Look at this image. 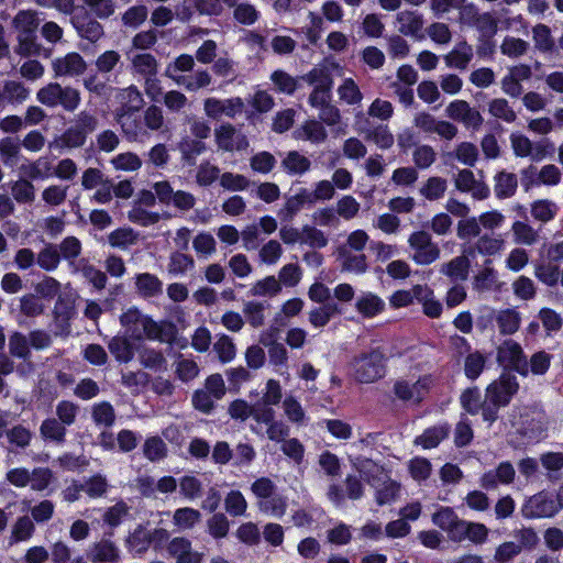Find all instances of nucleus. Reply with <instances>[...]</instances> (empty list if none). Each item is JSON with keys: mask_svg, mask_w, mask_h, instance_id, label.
Masks as SVG:
<instances>
[{"mask_svg": "<svg viewBox=\"0 0 563 563\" xmlns=\"http://www.w3.org/2000/svg\"><path fill=\"white\" fill-rule=\"evenodd\" d=\"M243 109L244 101L240 97H232L228 99L209 97L203 101V111L206 115L213 120H219L222 117L233 119L238 114L242 113Z\"/></svg>", "mask_w": 563, "mask_h": 563, "instance_id": "9", "label": "nucleus"}, {"mask_svg": "<svg viewBox=\"0 0 563 563\" xmlns=\"http://www.w3.org/2000/svg\"><path fill=\"white\" fill-rule=\"evenodd\" d=\"M168 553L176 560V563H201L203 554L192 549L191 542L184 537H176L170 540L167 547Z\"/></svg>", "mask_w": 563, "mask_h": 563, "instance_id": "17", "label": "nucleus"}, {"mask_svg": "<svg viewBox=\"0 0 563 563\" xmlns=\"http://www.w3.org/2000/svg\"><path fill=\"white\" fill-rule=\"evenodd\" d=\"M11 194L18 203H32L35 200V187L32 180L20 178L12 183Z\"/></svg>", "mask_w": 563, "mask_h": 563, "instance_id": "56", "label": "nucleus"}, {"mask_svg": "<svg viewBox=\"0 0 563 563\" xmlns=\"http://www.w3.org/2000/svg\"><path fill=\"white\" fill-rule=\"evenodd\" d=\"M135 289L141 297L153 298L163 292V283L154 274L141 273L135 276Z\"/></svg>", "mask_w": 563, "mask_h": 563, "instance_id": "34", "label": "nucleus"}, {"mask_svg": "<svg viewBox=\"0 0 563 563\" xmlns=\"http://www.w3.org/2000/svg\"><path fill=\"white\" fill-rule=\"evenodd\" d=\"M35 532V525L29 516L19 517L11 531L12 542H24L30 540Z\"/></svg>", "mask_w": 563, "mask_h": 563, "instance_id": "64", "label": "nucleus"}, {"mask_svg": "<svg viewBox=\"0 0 563 563\" xmlns=\"http://www.w3.org/2000/svg\"><path fill=\"white\" fill-rule=\"evenodd\" d=\"M214 137L218 147L227 152L243 151L249 146L246 136L230 123L216 129Z\"/></svg>", "mask_w": 563, "mask_h": 563, "instance_id": "14", "label": "nucleus"}, {"mask_svg": "<svg viewBox=\"0 0 563 563\" xmlns=\"http://www.w3.org/2000/svg\"><path fill=\"white\" fill-rule=\"evenodd\" d=\"M347 460L352 467L364 477V479L371 485L375 486V481L378 479V475L382 474L383 468L372 459L349 453Z\"/></svg>", "mask_w": 563, "mask_h": 563, "instance_id": "23", "label": "nucleus"}, {"mask_svg": "<svg viewBox=\"0 0 563 563\" xmlns=\"http://www.w3.org/2000/svg\"><path fill=\"white\" fill-rule=\"evenodd\" d=\"M294 136L297 140L309 141L313 144H320L327 140L328 133L320 121L308 120L298 129H296V131L294 132Z\"/></svg>", "mask_w": 563, "mask_h": 563, "instance_id": "30", "label": "nucleus"}, {"mask_svg": "<svg viewBox=\"0 0 563 563\" xmlns=\"http://www.w3.org/2000/svg\"><path fill=\"white\" fill-rule=\"evenodd\" d=\"M40 434L44 440L60 444L65 442L66 427L55 418H47L40 427Z\"/></svg>", "mask_w": 563, "mask_h": 563, "instance_id": "48", "label": "nucleus"}, {"mask_svg": "<svg viewBox=\"0 0 563 563\" xmlns=\"http://www.w3.org/2000/svg\"><path fill=\"white\" fill-rule=\"evenodd\" d=\"M108 349L121 363H129L134 356L133 346L125 336H113L108 343Z\"/></svg>", "mask_w": 563, "mask_h": 563, "instance_id": "51", "label": "nucleus"}, {"mask_svg": "<svg viewBox=\"0 0 563 563\" xmlns=\"http://www.w3.org/2000/svg\"><path fill=\"white\" fill-rule=\"evenodd\" d=\"M87 556L91 563H119L121 552L114 542L102 539L90 545Z\"/></svg>", "mask_w": 563, "mask_h": 563, "instance_id": "18", "label": "nucleus"}, {"mask_svg": "<svg viewBox=\"0 0 563 563\" xmlns=\"http://www.w3.org/2000/svg\"><path fill=\"white\" fill-rule=\"evenodd\" d=\"M445 111L449 118L462 122L467 129L478 130L484 121L479 111L472 108L465 100L452 101Z\"/></svg>", "mask_w": 563, "mask_h": 563, "instance_id": "13", "label": "nucleus"}, {"mask_svg": "<svg viewBox=\"0 0 563 563\" xmlns=\"http://www.w3.org/2000/svg\"><path fill=\"white\" fill-rule=\"evenodd\" d=\"M233 9V18L241 24L252 25L260 19V11L247 0H223Z\"/></svg>", "mask_w": 563, "mask_h": 563, "instance_id": "28", "label": "nucleus"}, {"mask_svg": "<svg viewBox=\"0 0 563 563\" xmlns=\"http://www.w3.org/2000/svg\"><path fill=\"white\" fill-rule=\"evenodd\" d=\"M514 241L517 244L533 245L539 240L538 231L523 221H515L511 225Z\"/></svg>", "mask_w": 563, "mask_h": 563, "instance_id": "58", "label": "nucleus"}, {"mask_svg": "<svg viewBox=\"0 0 563 563\" xmlns=\"http://www.w3.org/2000/svg\"><path fill=\"white\" fill-rule=\"evenodd\" d=\"M559 510V503L548 493L541 492L529 497L522 506V516L528 519L550 518Z\"/></svg>", "mask_w": 563, "mask_h": 563, "instance_id": "10", "label": "nucleus"}, {"mask_svg": "<svg viewBox=\"0 0 563 563\" xmlns=\"http://www.w3.org/2000/svg\"><path fill=\"white\" fill-rule=\"evenodd\" d=\"M487 537L488 529L485 525L463 520V525L460 527L454 541L468 539L473 543L481 544L486 541Z\"/></svg>", "mask_w": 563, "mask_h": 563, "instance_id": "43", "label": "nucleus"}, {"mask_svg": "<svg viewBox=\"0 0 563 563\" xmlns=\"http://www.w3.org/2000/svg\"><path fill=\"white\" fill-rule=\"evenodd\" d=\"M20 154L21 143L19 140L9 136L0 140V159L5 166H15Z\"/></svg>", "mask_w": 563, "mask_h": 563, "instance_id": "49", "label": "nucleus"}, {"mask_svg": "<svg viewBox=\"0 0 563 563\" xmlns=\"http://www.w3.org/2000/svg\"><path fill=\"white\" fill-rule=\"evenodd\" d=\"M178 486L180 495L187 500H196L202 496L203 484L197 476H183L178 482Z\"/></svg>", "mask_w": 563, "mask_h": 563, "instance_id": "59", "label": "nucleus"}, {"mask_svg": "<svg viewBox=\"0 0 563 563\" xmlns=\"http://www.w3.org/2000/svg\"><path fill=\"white\" fill-rule=\"evenodd\" d=\"M87 136L88 135H86L81 130L77 129L75 125H70L62 135L56 137L49 144V147H54L56 150L79 148L85 145Z\"/></svg>", "mask_w": 563, "mask_h": 563, "instance_id": "32", "label": "nucleus"}, {"mask_svg": "<svg viewBox=\"0 0 563 563\" xmlns=\"http://www.w3.org/2000/svg\"><path fill=\"white\" fill-rule=\"evenodd\" d=\"M54 473L48 467H34L29 470L26 467H13L5 474V479L9 484L16 488L30 487L33 492H43L49 487L54 481Z\"/></svg>", "mask_w": 563, "mask_h": 563, "instance_id": "6", "label": "nucleus"}, {"mask_svg": "<svg viewBox=\"0 0 563 563\" xmlns=\"http://www.w3.org/2000/svg\"><path fill=\"white\" fill-rule=\"evenodd\" d=\"M52 69L56 78H74L82 75L87 63L79 53L70 52L52 60Z\"/></svg>", "mask_w": 563, "mask_h": 563, "instance_id": "11", "label": "nucleus"}, {"mask_svg": "<svg viewBox=\"0 0 563 563\" xmlns=\"http://www.w3.org/2000/svg\"><path fill=\"white\" fill-rule=\"evenodd\" d=\"M195 59L191 55L181 54L165 68V76L170 78L176 85L186 77V73L194 69Z\"/></svg>", "mask_w": 563, "mask_h": 563, "instance_id": "39", "label": "nucleus"}, {"mask_svg": "<svg viewBox=\"0 0 563 563\" xmlns=\"http://www.w3.org/2000/svg\"><path fill=\"white\" fill-rule=\"evenodd\" d=\"M133 70L143 78L157 75L158 63L154 55L150 53H140L131 57Z\"/></svg>", "mask_w": 563, "mask_h": 563, "instance_id": "44", "label": "nucleus"}, {"mask_svg": "<svg viewBox=\"0 0 563 563\" xmlns=\"http://www.w3.org/2000/svg\"><path fill=\"white\" fill-rule=\"evenodd\" d=\"M309 191L301 189L298 194L289 197L283 208L278 211V217L282 221H291L294 217L302 209L306 203H309Z\"/></svg>", "mask_w": 563, "mask_h": 563, "instance_id": "41", "label": "nucleus"}, {"mask_svg": "<svg viewBox=\"0 0 563 563\" xmlns=\"http://www.w3.org/2000/svg\"><path fill=\"white\" fill-rule=\"evenodd\" d=\"M530 211L533 219L547 223L556 217L559 208L552 200L539 199L531 203Z\"/></svg>", "mask_w": 563, "mask_h": 563, "instance_id": "55", "label": "nucleus"}, {"mask_svg": "<svg viewBox=\"0 0 563 563\" xmlns=\"http://www.w3.org/2000/svg\"><path fill=\"white\" fill-rule=\"evenodd\" d=\"M474 57L473 47L465 41L459 42L451 52L444 56L448 67L465 70Z\"/></svg>", "mask_w": 563, "mask_h": 563, "instance_id": "27", "label": "nucleus"}, {"mask_svg": "<svg viewBox=\"0 0 563 563\" xmlns=\"http://www.w3.org/2000/svg\"><path fill=\"white\" fill-rule=\"evenodd\" d=\"M496 360L499 365L509 367L522 376L529 375V365L522 346L511 340H505L498 347Z\"/></svg>", "mask_w": 563, "mask_h": 563, "instance_id": "8", "label": "nucleus"}, {"mask_svg": "<svg viewBox=\"0 0 563 563\" xmlns=\"http://www.w3.org/2000/svg\"><path fill=\"white\" fill-rule=\"evenodd\" d=\"M518 178L514 173L499 172L494 176V192L498 199H507L517 192Z\"/></svg>", "mask_w": 563, "mask_h": 563, "instance_id": "36", "label": "nucleus"}, {"mask_svg": "<svg viewBox=\"0 0 563 563\" xmlns=\"http://www.w3.org/2000/svg\"><path fill=\"white\" fill-rule=\"evenodd\" d=\"M492 319L503 335L515 334L521 324L522 318L517 308L493 310Z\"/></svg>", "mask_w": 563, "mask_h": 563, "instance_id": "19", "label": "nucleus"}, {"mask_svg": "<svg viewBox=\"0 0 563 563\" xmlns=\"http://www.w3.org/2000/svg\"><path fill=\"white\" fill-rule=\"evenodd\" d=\"M211 82L212 77L210 73L206 69H198L180 79L178 86L184 87L188 91H197L199 89L207 88Z\"/></svg>", "mask_w": 563, "mask_h": 563, "instance_id": "63", "label": "nucleus"}, {"mask_svg": "<svg viewBox=\"0 0 563 563\" xmlns=\"http://www.w3.org/2000/svg\"><path fill=\"white\" fill-rule=\"evenodd\" d=\"M139 234L132 228H119L108 235V242L112 247L126 250L137 242Z\"/></svg>", "mask_w": 563, "mask_h": 563, "instance_id": "54", "label": "nucleus"}, {"mask_svg": "<svg viewBox=\"0 0 563 563\" xmlns=\"http://www.w3.org/2000/svg\"><path fill=\"white\" fill-rule=\"evenodd\" d=\"M120 323L124 333L134 340L148 339L162 342L167 339L166 323L153 320L136 307H130L123 311L120 316Z\"/></svg>", "mask_w": 563, "mask_h": 563, "instance_id": "1", "label": "nucleus"}, {"mask_svg": "<svg viewBox=\"0 0 563 563\" xmlns=\"http://www.w3.org/2000/svg\"><path fill=\"white\" fill-rule=\"evenodd\" d=\"M432 522L440 529L448 532L451 540H455L463 520L459 518L455 511L450 507H440L438 511L432 515Z\"/></svg>", "mask_w": 563, "mask_h": 563, "instance_id": "25", "label": "nucleus"}, {"mask_svg": "<svg viewBox=\"0 0 563 563\" xmlns=\"http://www.w3.org/2000/svg\"><path fill=\"white\" fill-rule=\"evenodd\" d=\"M339 255L342 262V268L353 274H364L367 268V257L361 252H351L345 247L339 250Z\"/></svg>", "mask_w": 563, "mask_h": 563, "instance_id": "37", "label": "nucleus"}, {"mask_svg": "<svg viewBox=\"0 0 563 563\" xmlns=\"http://www.w3.org/2000/svg\"><path fill=\"white\" fill-rule=\"evenodd\" d=\"M505 245L506 241L501 234L485 233L476 240L474 249L483 256H494L501 253Z\"/></svg>", "mask_w": 563, "mask_h": 563, "instance_id": "35", "label": "nucleus"}, {"mask_svg": "<svg viewBox=\"0 0 563 563\" xmlns=\"http://www.w3.org/2000/svg\"><path fill=\"white\" fill-rule=\"evenodd\" d=\"M449 429L445 426H435L427 429L421 435L416 438L415 443L421 445L424 450L433 449L446 438Z\"/></svg>", "mask_w": 563, "mask_h": 563, "instance_id": "57", "label": "nucleus"}, {"mask_svg": "<svg viewBox=\"0 0 563 563\" xmlns=\"http://www.w3.org/2000/svg\"><path fill=\"white\" fill-rule=\"evenodd\" d=\"M373 487L376 490L375 500L379 506L391 504L399 497L400 484L390 478L382 483L377 479Z\"/></svg>", "mask_w": 563, "mask_h": 563, "instance_id": "42", "label": "nucleus"}, {"mask_svg": "<svg viewBox=\"0 0 563 563\" xmlns=\"http://www.w3.org/2000/svg\"><path fill=\"white\" fill-rule=\"evenodd\" d=\"M416 299L422 305L423 312L430 318H439L442 313V303L435 299L433 290L427 285L415 286Z\"/></svg>", "mask_w": 563, "mask_h": 563, "instance_id": "33", "label": "nucleus"}, {"mask_svg": "<svg viewBox=\"0 0 563 563\" xmlns=\"http://www.w3.org/2000/svg\"><path fill=\"white\" fill-rule=\"evenodd\" d=\"M488 113L495 119L506 123H512L517 119V114L509 101L505 98H495L488 102Z\"/></svg>", "mask_w": 563, "mask_h": 563, "instance_id": "53", "label": "nucleus"}, {"mask_svg": "<svg viewBox=\"0 0 563 563\" xmlns=\"http://www.w3.org/2000/svg\"><path fill=\"white\" fill-rule=\"evenodd\" d=\"M341 309L335 302H327L309 312V322L314 328H323L332 317L340 314Z\"/></svg>", "mask_w": 563, "mask_h": 563, "instance_id": "47", "label": "nucleus"}, {"mask_svg": "<svg viewBox=\"0 0 563 563\" xmlns=\"http://www.w3.org/2000/svg\"><path fill=\"white\" fill-rule=\"evenodd\" d=\"M355 310L365 319L380 314L386 307L385 301L372 291H362L355 300Z\"/></svg>", "mask_w": 563, "mask_h": 563, "instance_id": "22", "label": "nucleus"}, {"mask_svg": "<svg viewBox=\"0 0 563 563\" xmlns=\"http://www.w3.org/2000/svg\"><path fill=\"white\" fill-rule=\"evenodd\" d=\"M367 141L375 143L382 150H388L393 146L395 139L389 128L385 124L376 125L363 131Z\"/></svg>", "mask_w": 563, "mask_h": 563, "instance_id": "50", "label": "nucleus"}, {"mask_svg": "<svg viewBox=\"0 0 563 563\" xmlns=\"http://www.w3.org/2000/svg\"><path fill=\"white\" fill-rule=\"evenodd\" d=\"M117 99L120 107L115 109V112H137L144 104L143 96L134 85L121 89L117 95Z\"/></svg>", "mask_w": 563, "mask_h": 563, "instance_id": "29", "label": "nucleus"}, {"mask_svg": "<svg viewBox=\"0 0 563 563\" xmlns=\"http://www.w3.org/2000/svg\"><path fill=\"white\" fill-rule=\"evenodd\" d=\"M489 264L490 261H485L484 267L474 276L473 288L477 291H489L497 287L498 274Z\"/></svg>", "mask_w": 563, "mask_h": 563, "instance_id": "45", "label": "nucleus"}, {"mask_svg": "<svg viewBox=\"0 0 563 563\" xmlns=\"http://www.w3.org/2000/svg\"><path fill=\"white\" fill-rule=\"evenodd\" d=\"M471 262L465 255L455 256L439 266V273L451 282H465L468 278Z\"/></svg>", "mask_w": 563, "mask_h": 563, "instance_id": "24", "label": "nucleus"}, {"mask_svg": "<svg viewBox=\"0 0 563 563\" xmlns=\"http://www.w3.org/2000/svg\"><path fill=\"white\" fill-rule=\"evenodd\" d=\"M516 471L510 462H501L494 470L485 472L479 478V485L486 490H494L499 485L508 486L514 483Z\"/></svg>", "mask_w": 563, "mask_h": 563, "instance_id": "15", "label": "nucleus"}, {"mask_svg": "<svg viewBox=\"0 0 563 563\" xmlns=\"http://www.w3.org/2000/svg\"><path fill=\"white\" fill-rule=\"evenodd\" d=\"M455 188L464 194H470L475 200L487 199L490 195L489 187L485 181L476 179L471 169H461L454 177Z\"/></svg>", "mask_w": 563, "mask_h": 563, "instance_id": "12", "label": "nucleus"}, {"mask_svg": "<svg viewBox=\"0 0 563 563\" xmlns=\"http://www.w3.org/2000/svg\"><path fill=\"white\" fill-rule=\"evenodd\" d=\"M126 549L133 553V555H142L150 547V529L144 526H137L125 540Z\"/></svg>", "mask_w": 563, "mask_h": 563, "instance_id": "38", "label": "nucleus"}, {"mask_svg": "<svg viewBox=\"0 0 563 563\" xmlns=\"http://www.w3.org/2000/svg\"><path fill=\"white\" fill-rule=\"evenodd\" d=\"M128 219L137 225L150 227L161 220V214L141 207L140 203H133L132 208L128 211Z\"/></svg>", "mask_w": 563, "mask_h": 563, "instance_id": "60", "label": "nucleus"}, {"mask_svg": "<svg viewBox=\"0 0 563 563\" xmlns=\"http://www.w3.org/2000/svg\"><path fill=\"white\" fill-rule=\"evenodd\" d=\"M352 374L361 384H371L386 374V357L379 350H372L354 357Z\"/></svg>", "mask_w": 563, "mask_h": 563, "instance_id": "5", "label": "nucleus"}, {"mask_svg": "<svg viewBox=\"0 0 563 563\" xmlns=\"http://www.w3.org/2000/svg\"><path fill=\"white\" fill-rule=\"evenodd\" d=\"M201 519V514L199 510L183 507L175 510L173 516V522L180 530H188L194 528Z\"/></svg>", "mask_w": 563, "mask_h": 563, "instance_id": "62", "label": "nucleus"}, {"mask_svg": "<svg viewBox=\"0 0 563 563\" xmlns=\"http://www.w3.org/2000/svg\"><path fill=\"white\" fill-rule=\"evenodd\" d=\"M115 120L130 141L142 140L146 135L143 124L136 120L135 112H114Z\"/></svg>", "mask_w": 563, "mask_h": 563, "instance_id": "31", "label": "nucleus"}, {"mask_svg": "<svg viewBox=\"0 0 563 563\" xmlns=\"http://www.w3.org/2000/svg\"><path fill=\"white\" fill-rule=\"evenodd\" d=\"M510 143L517 157H530L539 162L545 156L544 146L541 143L534 145L526 135L514 133L510 135Z\"/></svg>", "mask_w": 563, "mask_h": 563, "instance_id": "20", "label": "nucleus"}, {"mask_svg": "<svg viewBox=\"0 0 563 563\" xmlns=\"http://www.w3.org/2000/svg\"><path fill=\"white\" fill-rule=\"evenodd\" d=\"M269 305L266 302L250 300L243 305V314L246 322L253 328H260L264 324L266 310Z\"/></svg>", "mask_w": 563, "mask_h": 563, "instance_id": "46", "label": "nucleus"}, {"mask_svg": "<svg viewBox=\"0 0 563 563\" xmlns=\"http://www.w3.org/2000/svg\"><path fill=\"white\" fill-rule=\"evenodd\" d=\"M20 172L30 180H45L54 176L53 163L46 156L22 164Z\"/></svg>", "mask_w": 563, "mask_h": 563, "instance_id": "26", "label": "nucleus"}, {"mask_svg": "<svg viewBox=\"0 0 563 563\" xmlns=\"http://www.w3.org/2000/svg\"><path fill=\"white\" fill-rule=\"evenodd\" d=\"M143 454L151 462H159L167 456V445L157 435L148 437L143 444Z\"/></svg>", "mask_w": 563, "mask_h": 563, "instance_id": "61", "label": "nucleus"}, {"mask_svg": "<svg viewBox=\"0 0 563 563\" xmlns=\"http://www.w3.org/2000/svg\"><path fill=\"white\" fill-rule=\"evenodd\" d=\"M310 167V159L297 151L288 152L282 161V168L290 176H301Z\"/></svg>", "mask_w": 563, "mask_h": 563, "instance_id": "40", "label": "nucleus"}, {"mask_svg": "<svg viewBox=\"0 0 563 563\" xmlns=\"http://www.w3.org/2000/svg\"><path fill=\"white\" fill-rule=\"evenodd\" d=\"M396 24L400 34L417 37L423 29L424 20L418 11L402 10L396 15Z\"/></svg>", "mask_w": 563, "mask_h": 563, "instance_id": "21", "label": "nucleus"}, {"mask_svg": "<svg viewBox=\"0 0 563 563\" xmlns=\"http://www.w3.org/2000/svg\"><path fill=\"white\" fill-rule=\"evenodd\" d=\"M36 100L49 108L62 107L65 111L74 112L80 104L81 96L78 89L71 86H62L49 82L38 89Z\"/></svg>", "mask_w": 563, "mask_h": 563, "instance_id": "4", "label": "nucleus"}, {"mask_svg": "<svg viewBox=\"0 0 563 563\" xmlns=\"http://www.w3.org/2000/svg\"><path fill=\"white\" fill-rule=\"evenodd\" d=\"M258 509L272 517L282 518L287 510V498L274 493L263 501H257Z\"/></svg>", "mask_w": 563, "mask_h": 563, "instance_id": "52", "label": "nucleus"}, {"mask_svg": "<svg viewBox=\"0 0 563 563\" xmlns=\"http://www.w3.org/2000/svg\"><path fill=\"white\" fill-rule=\"evenodd\" d=\"M518 388L517 377L507 372L503 373L498 379L492 382L486 388L487 401L490 405L484 406V420L488 422L495 421L498 408L507 406L518 391Z\"/></svg>", "mask_w": 563, "mask_h": 563, "instance_id": "2", "label": "nucleus"}, {"mask_svg": "<svg viewBox=\"0 0 563 563\" xmlns=\"http://www.w3.org/2000/svg\"><path fill=\"white\" fill-rule=\"evenodd\" d=\"M429 376H422L416 382L399 379L394 385L395 395L401 400L420 401L431 385Z\"/></svg>", "mask_w": 563, "mask_h": 563, "instance_id": "16", "label": "nucleus"}, {"mask_svg": "<svg viewBox=\"0 0 563 563\" xmlns=\"http://www.w3.org/2000/svg\"><path fill=\"white\" fill-rule=\"evenodd\" d=\"M38 13L33 10H21L12 20V26L16 33L18 45L16 54L21 56H31L38 52L36 44V31L41 23Z\"/></svg>", "mask_w": 563, "mask_h": 563, "instance_id": "3", "label": "nucleus"}, {"mask_svg": "<svg viewBox=\"0 0 563 563\" xmlns=\"http://www.w3.org/2000/svg\"><path fill=\"white\" fill-rule=\"evenodd\" d=\"M409 257L417 265L428 266L440 258L441 250L427 231L412 232L408 238Z\"/></svg>", "mask_w": 563, "mask_h": 563, "instance_id": "7", "label": "nucleus"}]
</instances>
